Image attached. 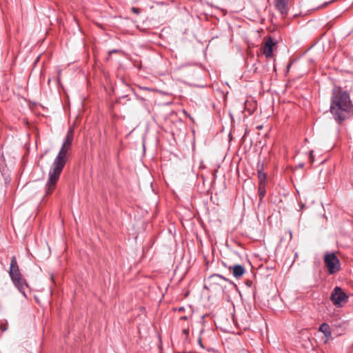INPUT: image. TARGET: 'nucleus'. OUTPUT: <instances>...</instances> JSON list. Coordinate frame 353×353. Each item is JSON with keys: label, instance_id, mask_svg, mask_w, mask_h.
<instances>
[{"label": "nucleus", "instance_id": "obj_13", "mask_svg": "<svg viewBox=\"0 0 353 353\" xmlns=\"http://www.w3.org/2000/svg\"><path fill=\"white\" fill-rule=\"evenodd\" d=\"M258 193L259 196V203H261L266 194L265 185H259Z\"/></svg>", "mask_w": 353, "mask_h": 353}, {"label": "nucleus", "instance_id": "obj_23", "mask_svg": "<svg viewBox=\"0 0 353 353\" xmlns=\"http://www.w3.org/2000/svg\"><path fill=\"white\" fill-rule=\"evenodd\" d=\"M181 320H187L188 319V316H183L180 318Z\"/></svg>", "mask_w": 353, "mask_h": 353}, {"label": "nucleus", "instance_id": "obj_22", "mask_svg": "<svg viewBox=\"0 0 353 353\" xmlns=\"http://www.w3.org/2000/svg\"><path fill=\"white\" fill-rule=\"evenodd\" d=\"M179 312H183L185 310V308L183 307H180L179 309H178Z\"/></svg>", "mask_w": 353, "mask_h": 353}, {"label": "nucleus", "instance_id": "obj_19", "mask_svg": "<svg viewBox=\"0 0 353 353\" xmlns=\"http://www.w3.org/2000/svg\"><path fill=\"white\" fill-rule=\"evenodd\" d=\"M128 97V95L127 94H125V95H123L121 96L118 100H117V102H120V100L121 99H124V98H127Z\"/></svg>", "mask_w": 353, "mask_h": 353}, {"label": "nucleus", "instance_id": "obj_8", "mask_svg": "<svg viewBox=\"0 0 353 353\" xmlns=\"http://www.w3.org/2000/svg\"><path fill=\"white\" fill-rule=\"evenodd\" d=\"M229 270L232 271V275L236 279L242 276L245 272V268L243 265L240 264H236L232 266H230Z\"/></svg>", "mask_w": 353, "mask_h": 353}, {"label": "nucleus", "instance_id": "obj_17", "mask_svg": "<svg viewBox=\"0 0 353 353\" xmlns=\"http://www.w3.org/2000/svg\"><path fill=\"white\" fill-rule=\"evenodd\" d=\"M118 52H119V50H117V49L112 50L109 51V54H111L112 53H116Z\"/></svg>", "mask_w": 353, "mask_h": 353}, {"label": "nucleus", "instance_id": "obj_14", "mask_svg": "<svg viewBox=\"0 0 353 353\" xmlns=\"http://www.w3.org/2000/svg\"><path fill=\"white\" fill-rule=\"evenodd\" d=\"M309 159L311 161V163H313L314 161V157L313 155V150H310L309 153Z\"/></svg>", "mask_w": 353, "mask_h": 353}, {"label": "nucleus", "instance_id": "obj_12", "mask_svg": "<svg viewBox=\"0 0 353 353\" xmlns=\"http://www.w3.org/2000/svg\"><path fill=\"white\" fill-rule=\"evenodd\" d=\"M210 279H214V280H216V279H223V281H228L230 284H231L232 285H233L235 288H236V284L232 281H230V279L225 278V276H223L221 274H212V275H211L210 276Z\"/></svg>", "mask_w": 353, "mask_h": 353}, {"label": "nucleus", "instance_id": "obj_18", "mask_svg": "<svg viewBox=\"0 0 353 353\" xmlns=\"http://www.w3.org/2000/svg\"><path fill=\"white\" fill-rule=\"evenodd\" d=\"M198 343H199V345H200L202 348H204V346H203V343H202V342H201V338H199V340H198Z\"/></svg>", "mask_w": 353, "mask_h": 353}, {"label": "nucleus", "instance_id": "obj_21", "mask_svg": "<svg viewBox=\"0 0 353 353\" xmlns=\"http://www.w3.org/2000/svg\"><path fill=\"white\" fill-rule=\"evenodd\" d=\"M303 166H304V163H299L297 165V167L299 168H303Z\"/></svg>", "mask_w": 353, "mask_h": 353}, {"label": "nucleus", "instance_id": "obj_11", "mask_svg": "<svg viewBox=\"0 0 353 353\" xmlns=\"http://www.w3.org/2000/svg\"><path fill=\"white\" fill-rule=\"evenodd\" d=\"M319 331L324 334L325 338L328 339L331 336L332 333L330 331V327L328 324L323 323L319 327Z\"/></svg>", "mask_w": 353, "mask_h": 353}, {"label": "nucleus", "instance_id": "obj_15", "mask_svg": "<svg viewBox=\"0 0 353 353\" xmlns=\"http://www.w3.org/2000/svg\"><path fill=\"white\" fill-rule=\"evenodd\" d=\"M131 10H132V12L137 14H139V12H140V10L139 8L132 7Z\"/></svg>", "mask_w": 353, "mask_h": 353}, {"label": "nucleus", "instance_id": "obj_1", "mask_svg": "<svg viewBox=\"0 0 353 353\" xmlns=\"http://www.w3.org/2000/svg\"><path fill=\"white\" fill-rule=\"evenodd\" d=\"M352 108L353 104L347 91L343 90L341 88L333 90L330 112L336 121L342 123L347 119Z\"/></svg>", "mask_w": 353, "mask_h": 353}, {"label": "nucleus", "instance_id": "obj_10", "mask_svg": "<svg viewBox=\"0 0 353 353\" xmlns=\"http://www.w3.org/2000/svg\"><path fill=\"white\" fill-rule=\"evenodd\" d=\"M72 140H73V130L70 129L67 132V134L65 137L64 141L62 145H65V146H69L70 148L71 145H72Z\"/></svg>", "mask_w": 353, "mask_h": 353}, {"label": "nucleus", "instance_id": "obj_9", "mask_svg": "<svg viewBox=\"0 0 353 353\" xmlns=\"http://www.w3.org/2000/svg\"><path fill=\"white\" fill-rule=\"evenodd\" d=\"M257 176L259 179V185H265L267 175L263 171V165L261 166V169H258Z\"/></svg>", "mask_w": 353, "mask_h": 353}, {"label": "nucleus", "instance_id": "obj_5", "mask_svg": "<svg viewBox=\"0 0 353 353\" xmlns=\"http://www.w3.org/2000/svg\"><path fill=\"white\" fill-rule=\"evenodd\" d=\"M347 295L342 290L341 288L336 286L330 296V300L336 306H341L343 303L347 301Z\"/></svg>", "mask_w": 353, "mask_h": 353}, {"label": "nucleus", "instance_id": "obj_4", "mask_svg": "<svg viewBox=\"0 0 353 353\" xmlns=\"http://www.w3.org/2000/svg\"><path fill=\"white\" fill-rule=\"evenodd\" d=\"M323 259L330 274H334L339 271L341 262L334 252H327Z\"/></svg>", "mask_w": 353, "mask_h": 353}, {"label": "nucleus", "instance_id": "obj_16", "mask_svg": "<svg viewBox=\"0 0 353 353\" xmlns=\"http://www.w3.org/2000/svg\"><path fill=\"white\" fill-rule=\"evenodd\" d=\"M245 284L248 286V287H251L252 284V281L250 280H247L246 282H245Z\"/></svg>", "mask_w": 353, "mask_h": 353}, {"label": "nucleus", "instance_id": "obj_25", "mask_svg": "<svg viewBox=\"0 0 353 353\" xmlns=\"http://www.w3.org/2000/svg\"><path fill=\"white\" fill-rule=\"evenodd\" d=\"M3 331L6 330V328L5 327H3Z\"/></svg>", "mask_w": 353, "mask_h": 353}, {"label": "nucleus", "instance_id": "obj_7", "mask_svg": "<svg viewBox=\"0 0 353 353\" xmlns=\"http://www.w3.org/2000/svg\"><path fill=\"white\" fill-rule=\"evenodd\" d=\"M274 45V39L270 37L263 47V53L267 58H272L273 57V46Z\"/></svg>", "mask_w": 353, "mask_h": 353}, {"label": "nucleus", "instance_id": "obj_26", "mask_svg": "<svg viewBox=\"0 0 353 353\" xmlns=\"http://www.w3.org/2000/svg\"><path fill=\"white\" fill-rule=\"evenodd\" d=\"M330 2L325 3L324 5L328 4Z\"/></svg>", "mask_w": 353, "mask_h": 353}, {"label": "nucleus", "instance_id": "obj_6", "mask_svg": "<svg viewBox=\"0 0 353 353\" xmlns=\"http://www.w3.org/2000/svg\"><path fill=\"white\" fill-rule=\"evenodd\" d=\"M274 4L276 9L283 17L288 15L289 12V6L288 0H274Z\"/></svg>", "mask_w": 353, "mask_h": 353}, {"label": "nucleus", "instance_id": "obj_20", "mask_svg": "<svg viewBox=\"0 0 353 353\" xmlns=\"http://www.w3.org/2000/svg\"><path fill=\"white\" fill-rule=\"evenodd\" d=\"M188 332H188V330H186V329L183 330V333L184 334H185L186 336H188Z\"/></svg>", "mask_w": 353, "mask_h": 353}, {"label": "nucleus", "instance_id": "obj_3", "mask_svg": "<svg viewBox=\"0 0 353 353\" xmlns=\"http://www.w3.org/2000/svg\"><path fill=\"white\" fill-rule=\"evenodd\" d=\"M8 273L14 286L25 297H27L26 290L28 288V284L21 277V274L15 256L11 258Z\"/></svg>", "mask_w": 353, "mask_h": 353}, {"label": "nucleus", "instance_id": "obj_24", "mask_svg": "<svg viewBox=\"0 0 353 353\" xmlns=\"http://www.w3.org/2000/svg\"><path fill=\"white\" fill-rule=\"evenodd\" d=\"M3 331L6 330V328L5 327H3Z\"/></svg>", "mask_w": 353, "mask_h": 353}, {"label": "nucleus", "instance_id": "obj_2", "mask_svg": "<svg viewBox=\"0 0 353 353\" xmlns=\"http://www.w3.org/2000/svg\"><path fill=\"white\" fill-rule=\"evenodd\" d=\"M70 149L69 146L62 145L49 172V177L46 185V195L50 194L55 188L59 176L65 165L66 154Z\"/></svg>", "mask_w": 353, "mask_h": 353}]
</instances>
